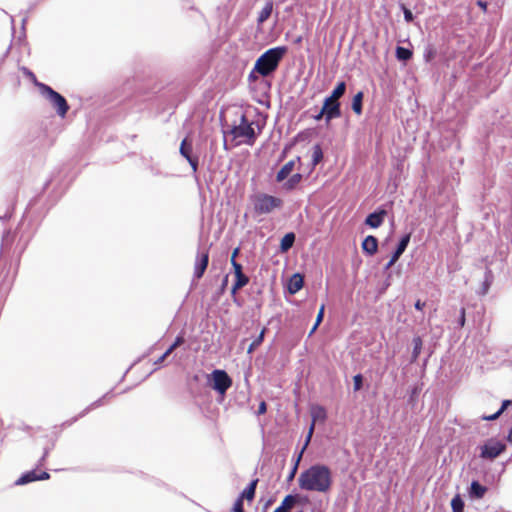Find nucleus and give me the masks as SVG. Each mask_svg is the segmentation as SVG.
I'll list each match as a JSON object with an SVG mask.
<instances>
[{"label":"nucleus","mask_w":512,"mask_h":512,"mask_svg":"<svg viewBox=\"0 0 512 512\" xmlns=\"http://www.w3.org/2000/svg\"><path fill=\"white\" fill-rule=\"evenodd\" d=\"M332 484V471L324 464L312 465L298 477V485L304 491L328 493Z\"/></svg>","instance_id":"1"},{"label":"nucleus","mask_w":512,"mask_h":512,"mask_svg":"<svg viewBox=\"0 0 512 512\" xmlns=\"http://www.w3.org/2000/svg\"><path fill=\"white\" fill-rule=\"evenodd\" d=\"M286 52L287 48L285 46L268 49L256 60L254 71L263 77L269 76L278 68Z\"/></svg>","instance_id":"2"},{"label":"nucleus","mask_w":512,"mask_h":512,"mask_svg":"<svg viewBox=\"0 0 512 512\" xmlns=\"http://www.w3.org/2000/svg\"><path fill=\"white\" fill-rule=\"evenodd\" d=\"M257 127H259L257 125ZM261 129L258 131L254 128V122L248 121L245 114H241L238 124L231 127L230 134L234 140H238V144L253 145L256 141L257 135L260 134Z\"/></svg>","instance_id":"3"},{"label":"nucleus","mask_w":512,"mask_h":512,"mask_svg":"<svg viewBox=\"0 0 512 512\" xmlns=\"http://www.w3.org/2000/svg\"><path fill=\"white\" fill-rule=\"evenodd\" d=\"M282 205V199L265 193L253 197L254 211L259 215L269 214L273 210L281 208Z\"/></svg>","instance_id":"4"},{"label":"nucleus","mask_w":512,"mask_h":512,"mask_svg":"<svg viewBox=\"0 0 512 512\" xmlns=\"http://www.w3.org/2000/svg\"><path fill=\"white\" fill-rule=\"evenodd\" d=\"M36 86L40 89L41 94L44 95L56 109L58 115L65 117L69 110V105L66 99L46 84L36 83Z\"/></svg>","instance_id":"5"},{"label":"nucleus","mask_w":512,"mask_h":512,"mask_svg":"<svg viewBox=\"0 0 512 512\" xmlns=\"http://www.w3.org/2000/svg\"><path fill=\"white\" fill-rule=\"evenodd\" d=\"M506 450V445L496 439H489L482 447L480 457L493 460Z\"/></svg>","instance_id":"6"},{"label":"nucleus","mask_w":512,"mask_h":512,"mask_svg":"<svg viewBox=\"0 0 512 512\" xmlns=\"http://www.w3.org/2000/svg\"><path fill=\"white\" fill-rule=\"evenodd\" d=\"M213 389L220 394H225L226 391L232 386V379L224 370H214L212 372Z\"/></svg>","instance_id":"7"},{"label":"nucleus","mask_w":512,"mask_h":512,"mask_svg":"<svg viewBox=\"0 0 512 512\" xmlns=\"http://www.w3.org/2000/svg\"><path fill=\"white\" fill-rule=\"evenodd\" d=\"M310 414H311V417H312V423L310 425L309 432H308V435H307L306 445L308 444V442L310 441V439L312 437V434H313V431H314V428H315V424L317 422H322L323 423L326 420V417H327L325 408L323 406H320V405H313V406H311Z\"/></svg>","instance_id":"8"},{"label":"nucleus","mask_w":512,"mask_h":512,"mask_svg":"<svg viewBox=\"0 0 512 512\" xmlns=\"http://www.w3.org/2000/svg\"><path fill=\"white\" fill-rule=\"evenodd\" d=\"M322 113H326V121L329 122L334 118H338L341 116L340 103L338 101H333L331 98L327 97L324 100L322 106Z\"/></svg>","instance_id":"9"},{"label":"nucleus","mask_w":512,"mask_h":512,"mask_svg":"<svg viewBox=\"0 0 512 512\" xmlns=\"http://www.w3.org/2000/svg\"><path fill=\"white\" fill-rule=\"evenodd\" d=\"M192 143L187 140V138L183 139L180 145V154L189 162L193 172L198 170V157L192 155Z\"/></svg>","instance_id":"10"},{"label":"nucleus","mask_w":512,"mask_h":512,"mask_svg":"<svg viewBox=\"0 0 512 512\" xmlns=\"http://www.w3.org/2000/svg\"><path fill=\"white\" fill-rule=\"evenodd\" d=\"M232 267L234 270L236 280L232 286L231 292L232 294H235L238 290H240L249 283V277L243 273V268L240 263H234Z\"/></svg>","instance_id":"11"},{"label":"nucleus","mask_w":512,"mask_h":512,"mask_svg":"<svg viewBox=\"0 0 512 512\" xmlns=\"http://www.w3.org/2000/svg\"><path fill=\"white\" fill-rule=\"evenodd\" d=\"M209 264V253L204 251L198 254L194 265V278L199 280L204 275L205 270Z\"/></svg>","instance_id":"12"},{"label":"nucleus","mask_w":512,"mask_h":512,"mask_svg":"<svg viewBox=\"0 0 512 512\" xmlns=\"http://www.w3.org/2000/svg\"><path fill=\"white\" fill-rule=\"evenodd\" d=\"M50 478V474L46 471L37 472L36 470H32L23 474L17 481V485H25L27 483L37 481V480H47Z\"/></svg>","instance_id":"13"},{"label":"nucleus","mask_w":512,"mask_h":512,"mask_svg":"<svg viewBox=\"0 0 512 512\" xmlns=\"http://www.w3.org/2000/svg\"><path fill=\"white\" fill-rule=\"evenodd\" d=\"M299 502L300 496L298 494H289L284 497L281 504L273 512H291Z\"/></svg>","instance_id":"14"},{"label":"nucleus","mask_w":512,"mask_h":512,"mask_svg":"<svg viewBox=\"0 0 512 512\" xmlns=\"http://www.w3.org/2000/svg\"><path fill=\"white\" fill-rule=\"evenodd\" d=\"M386 216L387 211L385 209H380L369 214L365 219V224L371 228H378L383 224Z\"/></svg>","instance_id":"15"},{"label":"nucleus","mask_w":512,"mask_h":512,"mask_svg":"<svg viewBox=\"0 0 512 512\" xmlns=\"http://www.w3.org/2000/svg\"><path fill=\"white\" fill-rule=\"evenodd\" d=\"M362 249L364 253L372 256L378 250V240L375 236L369 235L362 242Z\"/></svg>","instance_id":"16"},{"label":"nucleus","mask_w":512,"mask_h":512,"mask_svg":"<svg viewBox=\"0 0 512 512\" xmlns=\"http://www.w3.org/2000/svg\"><path fill=\"white\" fill-rule=\"evenodd\" d=\"M304 284L303 276L299 273L293 274L288 282V291L290 294L297 293Z\"/></svg>","instance_id":"17"},{"label":"nucleus","mask_w":512,"mask_h":512,"mask_svg":"<svg viewBox=\"0 0 512 512\" xmlns=\"http://www.w3.org/2000/svg\"><path fill=\"white\" fill-rule=\"evenodd\" d=\"M257 484H258V479H254L253 481H251V483L248 485V487H246L244 489V491L241 493L239 499H242V501L244 499H246L248 501H252L255 497Z\"/></svg>","instance_id":"18"},{"label":"nucleus","mask_w":512,"mask_h":512,"mask_svg":"<svg viewBox=\"0 0 512 512\" xmlns=\"http://www.w3.org/2000/svg\"><path fill=\"white\" fill-rule=\"evenodd\" d=\"M293 169H294V161L291 160V161H288L287 163H285L282 166V168L278 171V173L276 175V181L282 182L283 180H285L291 174Z\"/></svg>","instance_id":"19"},{"label":"nucleus","mask_w":512,"mask_h":512,"mask_svg":"<svg viewBox=\"0 0 512 512\" xmlns=\"http://www.w3.org/2000/svg\"><path fill=\"white\" fill-rule=\"evenodd\" d=\"M273 11V3L268 1L258 15L257 22L258 24L264 23L270 16Z\"/></svg>","instance_id":"20"},{"label":"nucleus","mask_w":512,"mask_h":512,"mask_svg":"<svg viewBox=\"0 0 512 512\" xmlns=\"http://www.w3.org/2000/svg\"><path fill=\"white\" fill-rule=\"evenodd\" d=\"M487 488L481 485L478 481H473L470 487V493L476 498H483Z\"/></svg>","instance_id":"21"},{"label":"nucleus","mask_w":512,"mask_h":512,"mask_svg":"<svg viewBox=\"0 0 512 512\" xmlns=\"http://www.w3.org/2000/svg\"><path fill=\"white\" fill-rule=\"evenodd\" d=\"M295 241V234L290 232L284 235V237L281 239L280 248L281 251L286 252L288 251L294 244Z\"/></svg>","instance_id":"22"},{"label":"nucleus","mask_w":512,"mask_h":512,"mask_svg":"<svg viewBox=\"0 0 512 512\" xmlns=\"http://www.w3.org/2000/svg\"><path fill=\"white\" fill-rule=\"evenodd\" d=\"M345 91H346V83L344 81H341L334 88V90L332 91L329 98H331L333 101L334 100L338 101L345 94Z\"/></svg>","instance_id":"23"},{"label":"nucleus","mask_w":512,"mask_h":512,"mask_svg":"<svg viewBox=\"0 0 512 512\" xmlns=\"http://www.w3.org/2000/svg\"><path fill=\"white\" fill-rule=\"evenodd\" d=\"M266 331H267V329L264 327L261 330V332L258 335V337L252 341V343L249 345V347L247 349V353L248 354L253 353L254 350L257 349L262 344Z\"/></svg>","instance_id":"24"},{"label":"nucleus","mask_w":512,"mask_h":512,"mask_svg":"<svg viewBox=\"0 0 512 512\" xmlns=\"http://www.w3.org/2000/svg\"><path fill=\"white\" fill-rule=\"evenodd\" d=\"M362 101H363V92H358L352 100V109L357 114L360 115L362 113Z\"/></svg>","instance_id":"25"},{"label":"nucleus","mask_w":512,"mask_h":512,"mask_svg":"<svg viewBox=\"0 0 512 512\" xmlns=\"http://www.w3.org/2000/svg\"><path fill=\"white\" fill-rule=\"evenodd\" d=\"M302 180V175L299 173L293 174L288 181L284 184V188L287 190L294 189Z\"/></svg>","instance_id":"26"},{"label":"nucleus","mask_w":512,"mask_h":512,"mask_svg":"<svg viewBox=\"0 0 512 512\" xmlns=\"http://www.w3.org/2000/svg\"><path fill=\"white\" fill-rule=\"evenodd\" d=\"M510 404H511L510 400H504L501 408L496 413L489 415V416H483L482 419L487 420V421L496 420L507 409V407Z\"/></svg>","instance_id":"27"},{"label":"nucleus","mask_w":512,"mask_h":512,"mask_svg":"<svg viewBox=\"0 0 512 512\" xmlns=\"http://www.w3.org/2000/svg\"><path fill=\"white\" fill-rule=\"evenodd\" d=\"M412 55V51L407 48L401 46L396 48V56L399 60L407 61L412 57Z\"/></svg>","instance_id":"28"},{"label":"nucleus","mask_w":512,"mask_h":512,"mask_svg":"<svg viewBox=\"0 0 512 512\" xmlns=\"http://www.w3.org/2000/svg\"><path fill=\"white\" fill-rule=\"evenodd\" d=\"M451 507L453 512H463L464 511V502L461 499L460 495H456L451 500Z\"/></svg>","instance_id":"29"},{"label":"nucleus","mask_w":512,"mask_h":512,"mask_svg":"<svg viewBox=\"0 0 512 512\" xmlns=\"http://www.w3.org/2000/svg\"><path fill=\"white\" fill-rule=\"evenodd\" d=\"M101 400H98V401H95L94 403H92L89 407H87L86 409H84L79 415L78 417H75L72 421H70L68 424L71 425L73 422L77 421L78 418L80 417H84L90 410L94 409V408H97L99 406H101Z\"/></svg>","instance_id":"30"},{"label":"nucleus","mask_w":512,"mask_h":512,"mask_svg":"<svg viewBox=\"0 0 512 512\" xmlns=\"http://www.w3.org/2000/svg\"><path fill=\"white\" fill-rule=\"evenodd\" d=\"M409 241H410V234H406L405 236H403L401 238L400 242L398 243L396 251L398 253L403 254V252L406 250V248L409 244Z\"/></svg>","instance_id":"31"},{"label":"nucleus","mask_w":512,"mask_h":512,"mask_svg":"<svg viewBox=\"0 0 512 512\" xmlns=\"http://www.w3.org/2000/svg\"><path fill=\"white\" fill-rule=\"evenodd\" d=\"M302 453H303V452H300V454L298 455V457H297V459H296V461H295V464H294V466H293L292 470L290 471V473H289V475H288V477H287V480H288V481H291V480H293V479H294V477H295V475H296V473H297V469H298L299 462H300L301 457H302Z\"/></svg>","instance_id":"32"},{"label":"nucleus","mask_w":512,"mask_h":512,"mask_svg":"<svg viewBox=\"0 0 512 512\" xmlns=\"http://www.w3.org/2000/svg\"><path fill=\"white\" fill-rule=\"evenodd\" d=\"M184 341L183 336H177L174 343L168 348V353H172L177 347L181 346Z\"/></svg>","instance_id":"33"},{"label":"nucleus","mask_w":512,"mask_h":512,"mask_svg":"<svg viewBox=\"0 0 512 512\" xmlns=\"http://www.w3.org/2000/svg\"><path fill=\"white\" fill-rule=\"evenodd\" d=\"M354 390L358 391L362 388L363 377L361 374H357L353 377Z\"/></svg>","instance_id":"34"},{"label":"nucleus","mask_w":512,"mask_h":512,"mask_svg":"<svg viewBox=\"0 0 512 512\" xmlns=\"http://www.w3.org/2000/svg\"><path fill=\"white\" fill-rule=\"evenodd\" d=\"M414 343H415V346H414L413 354H414V357L416 358L420 353L422 341L419 337H417L414 339Z\"/></svg>","instance_id":"35"},{"label":"nucleus","mask_w":512,"mask_h":512,"mask_svg":"<svg viewBox=\"0 0 512 512\" xmlns=\"http://www.w3.org/2000/svg\"><path fill=\"white\" fill-rule=\"evenodd\" d=\"M435 56H436V51L432 47L428 48L424 55L426 61H428V62L433 60L435 58Z\"/></svg>","instance_id":"36"},{"label":"nucleus","mask_w":512,"mask_h":512,"mask_svg":"<svg viewBox=\"0 0 512 512\" xmlns=\"http://www.w3.org/2000/svg\"><path fill=\"white\" fill-rule=\"evenodd\" d=\"M323 157L322 151L319 146L316 147L314 154H313V161L314 164H317L319 161H321Z\"/></svg>","instance_id":"37"},{"label":"nucleus","mask_w":512,"mask_h":512,"mask_svg":"<svg viewBox=\"0 0 512 512\" xmlns=\"http://www.w3.org/2000/svg\"><path fill=\"white\" fill-rule=\"evenodd\" d=\"M233 512H244L242 499H237L233 506Z\"/></svg>","instance_id":"38"},{"label":"nucleus","mask_w":512,"mask_h":512,"mask_svg":"<svg viewBox=\"0 0 512 512\" xmlns=\"http://www.w3.org/2000/svg\"><path fill=\"white\" fill-rule=\"evenodd\" d=\"M403 13H404V19L406 22H412L414 17H413V14L412 12L406 8L405 6H403Z\"/></svg>","instance_id":"39"},{"label":"nucleus","mask_w":512,"mask_h":512,"mask_svg":"<svg viewBox=\"0 0 512 512\" xmlns=\"http://www.w3.org/2000/svg\"><path fill=\"white\" fill-rule=\"evenodd\" d=\"M324 310H325V305H321L320 309H319V312H318V315H317V318H316V326H319L320 323L322 322L323 320V317H324Z\"/></svg>","instance_id":"40"},{"label":"nucleus","mask_w":512,"mask_h":512,"mask_svg":"<svg viewBox=\"0 0 512 512\" xmlns=\"http://www.w3.org/2000/svg\"><path fill=\"white\" fill-rule=\"evenodd\" d=\"M22 71H23V72H24V74H25L27 77H29V78H30V79H31L35 84H36V83H39V82L37 81V78H36L35 74H34L32 71H30L29 69H27V68H25V67H24V68H22Z\"/></svg>","instance_id":"41"},{"label":"nucleus","mask_w":512,"mask_h":512,"mask_svg":"<svg viewBox=\"0 0 512 512\" xmlns=\"http://www.w3.org/2000/svg\"><path fill=\"white\" fill-rule=\"evenodd\" d=\"M267 411V405L264 401L260 402L259 404V407H258V415H262V414H265Z\"/></svg>","instance_id":"42"},{"label":"nucleus","mask_w":512,"mask_h":512,"mask_svg":"<svg viewBox=\"0 0 512 512\" xmlns=\"http://www.w3.org/2000/svg\"><path fill=\"white\" fill-rule=\"evenodd\" d=\"M238 254H239V248H235L233 250V252H232V255H231V264H232V266L234 265V263H238L236 261V257H237Z\"/></svg>","instance_id":"43"},{"label":"nucleus","mask_w":512,"mask_h":512,"mask_svg":"<svg viewBox=\"0 0 512 512\" xmlns=\"http://www.w3.org/2000/svg\"><path fill=\"white\" fill-rule=\"evenodd\" d=\"M171 353H168V349L165 351V353L158 358L157 361H155V364H161L164 362V360L170 355Z\"/></svg>","instance_id":"44"},{"label":"nucleus","mask_w":512,"mask_h":512,"mask_svg":"<svg viewBox=\"0 0 512 512\" xmlns=\"http://www.w3.org/2000/svg\"><path fill=\"white\" fill-rule=\"evenodd\" d=\"M459 324L461 327H463L465 325V309L462 308L461 309V315H460V318H459Z\"/></svg>","instance_id":"45"},{"label":"nucleus","mask_w":512,"mask_h":512,"mask_svg":"<svg viewBox=\"0 0 512 512\" xmlns=\"http://www.w3.org/2000/svg\"><path fill=\"white\" fill-rule=\"evenodd\" d=\"M402 254L401 253H398L396 250L395 252L393 253L392 257H391V260H392V263H396L398 261V259L400 258Z\"/></svg>","instance_id":"46"},{"label":"nucleus","mask_w":512,"mask_h":512,"mask_svg":"<svg viewBox=\"0 0 512 512\" xmlns=\"http://www.w3.org/2000/svg\"><path fill=\"white\" fill-rule=\"evenodd\" d=\"M425 306V302H422L421 300H417L415 303V308L417 310H422Z\"/></svg>","instance_id":"47"},{"label":"nucleus","mask_w":512,"mask_h":512,"mask_svg":"<svg viewBox=\"0 0 512 512\" xmlns=\"http://www.w3.org/2000/svg\"><path fill=\"white\" fill-rule=\"evenodd\" d=\"M323 117H325V118H326V113H322V109H321V110H320V112H319L317 115H315V116H314V119H315V120H317V121H319V120H321Z\"/></svg>","instance_id":"48"},{"label":"nucleus","mask_w":512,"mask_h":512,"mask_svg":"<svg viewBox=\"0 0 512 512\" xmlns=\"http://www.w3.org/2000/svg\"><path fill=\"white\" fill-rule=\"evenodd\" d=\"M478 5L484 10L486 11L487 9V3L486 2H483V1H478Z\"/></svg>","instance_id":"49"},{"label":"nucleus","mask_w":512,"mask_h":512,"mask_svg":"<svg viewBox=\"0 0 512 512\" xmlns=\"http://www.w3.org/2000/svg\"><path fill=\"white\" fill-rule=\"evenodd\" d=\"M318 326H316V323L314 324L313 327H311V330L309 332V336H311L316 330H317Z\"/></svg>","instance_id":"50"},{"label":"nucleus","mask_w":512,"mask_h":512,"mask_svg":"<svg viewBox=\"0 0 512 512\" xmlns=\"http://www.w3.org/2000/svg\"><path fill=\"white\" fill-rule=\"evenodd\" d=\"M507 440L512 443V428L510 429L509 433H508V436H507Z\"/></svg>","instance_id":"51"},{"label":"nucleus","mask_w":512,"mask_h":512,"mask_svg":"<svg viewBox=\"0 0 512 512\" xmlns=\"http://www.w3.org/2000/svg\"><path fill=\"white\" fill-rule=\"evenodd\" d=\"M395 263H392V260L390 259L389 262L386 264L385 269L391 268Z\"/></svg>","instance_id":"52"},{"label":"nucleus","mask_w":512,"mask_h":512,"mask_svg":"<svg viewBox=\"0 0 512 512\" xmlns=\"http://www.w3.org/2000/svg\"><path fill=\"white\" fill-rule=\"evenodd\" d=\"M296 512H304V511H303V509H299V510H298V511H296Z\"/></svg>","instance_id":"53"}]
</instances>
